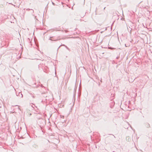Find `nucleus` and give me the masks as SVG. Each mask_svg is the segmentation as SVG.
<instances>
[{
	"mask_svg": "<svg viewBox=\"0 0 152 152\" xmlns=\"http://www.w3.org/2000/svg\"><path fill=\"white\" fill-rule=\"evenodd\" d=\"M30 94L31 96H32L33 98H34V95L33 94H32L31 93H30Z\"/></svg>",
	"mask_w": 152,
	"mask_h": 152,
	"instance_id": "nucleus-3",
	"label": "nucleus"
},
{
	"mask_svg": "<svg viewBox=\"0 0 152 152\" xmlns=\"http://www.w3.org/2000/svg\"><path fill=\"white\" fill-rule=\"evenodd\" d=\"M20 94H21L22 96H21V97H23V95L21 93H20Z\"/></svg>",
	"mask_w": 152,
	"mask_h": 152,
	"instance_id": "nucleus-7",
	"label": "nucleus"
},
{
	"mask_svg": "<svg viewBox=\"0 0 152 152\" xmlns=\"http://www.w3.org/2000/svg\"><path fill=\"white\" fill-rule=\"evenodd\" d=\"M52 4H54L53 2H52Z\"/></svg>",
	"mask_w": 152,
	"mask_h": 152,
	"instance_id": "nucleus-10",
	"label": "nucleus"
},
{
	"mask_svg": "<svg viewBox=\"0 0 152 152\" xmlns=\"http://www.w3.org/2000/svg\"><path fill=\"white\" fill-rule=\"evenodd\" d=\"M98 85H99V86L100 85V83H99Z\"/></svg>",
	"mask_w": 152,
	"mask_h": 152,
	"instance_id": "nucleus-9",
	"label": "nucleus"
},
{
	"mask_svg": "<svg viewBox=\"0 0 152 152\" xmlns=\"http://www.w3.org/2000/svg\"><path fill=\"white\" fill-rule=\"evenodd\" d=\"M146 126L147 127V128H149V127H150V125L148 123H147L146 124Z\"/></svg>",
	"mask_w": 152,
	"mask_h": 152,
	"instance_id": "nucleus-2",
	"label": "nucleus"
},
{
	"mask_svg": "<svg viewBox=\"0 0 152 152\" xmlns=\"http://www.w3.org/2000/svg\"><path fill=\"white\" fill-rule=\"evenodd\" d=\"M53 37H50V38L49 39L50 40H53L51 39V38H52ZM57 39H56V40H54L56 41H57Z\"/></svg>",
	"mask_w": 152,
	"mask_h": 152,
	"instance_id": "nucleus-4",
	"label": "nucleus"
},
{
	"mask_svg": "<svg viewBox=\"0 0 152 152\" xmlns=\"http://www.w3.org/2000/svg\"><path fill=\"white\" fill-rule=\"evenodd\" d=\"M106 7H105L104 8V10H105V8Z\"/></svg>",
	"mask_w": 152,
	"mask_h": 152,
	"instance_id": "nucleus-12",
	"label": "nucleus"
},
{
	"mask_svg": "<svg viewBox=\"0 0 152 152\" xmlns=\"http://www.w3.org/2000/svg\"><path fill=\"white\" fill-rule=\"evenodd\" d=\"M64 31H65V32L66 33L68 31H67V30H65Z\"/></svg>",
	"mask_w": 152,
	"mask_h": 152,
	"instance_id": "nucleus-6",
	"label": "nucleus"
},
{
	"mask_svg": "<svg viewBox=\"0 0 152 152\" xmlns=\"http://www.w3.org/2000/svg\"><path fill=\"white\" fill-rule=\"evenodd\" d=\"M113 152H115V151H113Z\"/></svg>",
	"mask_w": 152,
	"mask_h": 152,
	"instance_id": "nucleus-16",
	"label": "nucleus"
},
{
	"mask_svg": "<svg viewBox=\"0 0 152 152\" xmlns=\"http://www.w3.org/2000/svg\"><path fill=\"white\" fill-rule=\"evenodd\" d=\"M62 46H64L68 50H69V48L66 45H65L63 44V45H60L59 47H58V49H59V48Z\"/></svg>",
	"mask_w": 152,
	"mask_h": 152,
	"instance_id": "nucleus-1",
	"label": "nucleus"
},
{
	"mask_svg": "<svg viewBox=\"0 0 152 152\" xmlns=\"http://www.w3.org/2000/svg\"><path fill=\"white\" fill-rule=\"evenodd\" d=\"M101 80H100V81L101 82H102V79H101Z\"/></svg>",
	"mask_w": 152,
	"mask_h": 152,
	"instance_id": "nucleus-8",
	"label": "nucleus"
},
{
	"mask_svg": "<svg viewBox=\"0 0 152 152\" xmlns=\"http://www.w3.org/2000/svg\"><path fill=\"white\" fill-rule=\"evenodd\" d=\"M18 107V109H19V107Z\"/></svg>",
	"mask_w": 152,
	"mask_h": 152,
	"instance_id": "nucleus-13",
	"label": "nucleus"
},
{
	"mask_svg": "<svg viewBox=\"0 0 152 152\" xmlns=\"http://www.w3.org/2000/svg\"><path fill=\"white\" fill-rule=\"evenodd\" d=\"M114 137L115 138V136H114Z\"/></svg>",
	"mask_w": 152,
	"mask_h": 152,
	"instance_id": "nucleus-15",
	"label": "nucleus"
},
{
	"mask_svg": "<svg viewBox=\"0 0 152 152\" xmlns=\"http://www.w3.org/2000/svg\"><path fill=\"white\" fill-rule=\"evenodd\" d=\"M125 46H126V47H127V46H126V44H125Z\"/></svg>",
	"mask_w": 152,
	"mask_h": 152,
	"instance_id": "nucleus-14",
	"label": "nucleus"
},
{
	"mask_svg": "<svg viewBox=\"0 0 152 152\" xmlns=\"http://www.w3.org/2000/svg\"><path fill=\"white\" fill-rule=\"evenodd\" d=\"M61 118H64V116H62L61 115Z\"/></svg>",
	"mask_w": 152,
	"mask_h": 152,
	"instance_id": "nucleus-5",
	"label": "nucleus"
},
{
	"mask_svg": "<svg viewBox=\"0 0 152 152\" xmlns=\"http://www.w3.org/2000/svg\"><path fill=\"white\" fill-rule=\"evenodd\" d=\"M31 115V114L30 113V115Z\"/></svg>",
	"mask_w": 152,
	"mask_h": 152,
	"instance_id": "nucleus-11",
	"label": "nucleus"
}]
</instances>
